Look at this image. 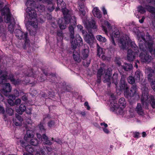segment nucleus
Returning <instances> with one entry per match:
<instances>
[{
	"label": "nucleus",
	"mask_w": 155,
	"mask_h": 155,
	"mask_svg": "<svg viewBox=\"0 0 155 155\" xmlns=\"http://www.w3.org/2000/svg\"><path fill=\"white\" fill-rule=\"evenodd\" d=\"M133 136L136 138H138L140 137V134L138 132H135L133 134Z\"/></svg>",
	"instance_id": "nucleus-56"
},
{
	"label": "nucleus",
	"mask_w": 155,
	"mask_h": 155,
	"mask_svg": "<svg viewBox=\"0 0 155 155\" xmlns=\"http://www.w3.org/2000/svg\"><path fill=\"white\" fill-rule=\"evenodd\" d=\"M68 28L70 33V38L74 39V28L72 25H71L69 26Z\"/></svg>",
	"instance_id": "nucleus-33"
},
{
	"label": "nucleus",
	"mask_w": 155,
	"mask_h": 155,
	"mask_svg": "<svg viewBox=\"0 0 155 155\" xmlns=\"http://www.w3.org/2000/svg\"><path fill=\"white\" fill-rule=\"evenodd\" d=\"M18 120H15V121L13 120L14 123L17 126H20L21 125V122L19 121H18Z\"/></svg>",
	"instance_id": "nucleus-55"
},
{
	"label": "nucleus",
	"mask_w": 155,
	"mask_h": 155,
	"mask_svg": "<svg viewBox=\"0 0 155 155\" xmlns=\"http://www.w3.org/2000/svg\"><path fill=\"white\" fill-rule=\"evenodd\" d=\"M97 55L98 56H100L103 53V49L99 47L98 44H97Z\"/></svg>",
	"instance_id": "nucleus-43"
},
{
	"label": "nucleus",
	"mask_w": 155,
	"mask_h": 155,
	"mask_svg": "<svg viewBox=\"0 0 155 155\" xmlns=\"http://www.w3.org/2000/svg\"><path fill=\"white\" fill-rule=\"evenodd\" d=\"M22 100L24 101H26L27 100V98L26 96L25 95L22 96L21 97Z\"/></svg>",
	"instance_id": "nucleus-64"
},
{
	"label": "nucleus",
	"mask_w": 155,
	"mask_h": 155,
	"mask_svg": "<svg viewBox=\"0 0 155 155\" xmlns=\"http://www.w3.org/2000/svg\"><path fill=\"white\" fill-rule=\"evenodd\" d=\"M57 4L58 8H59V7H60L62 4L64 5L65 4L62 0H57Z\"/></svg>",
	"instance_id": "nucleus-50"
},
{
	"label": "nucleus",
	"mask_w": 155,
	"mask_h": 155,
	"mask_svg": "<svg viewBox=\"0 0 155 155\" xmlns=\"http://www.w3.org/2000/svg\"><path fill=\"white\" fill-rule=\"evenodd\" d=\"M17 119L16 120L21 122L23 120V119L21 117V116L18 114H17L15 115Z\"/></svg>",
	"instance_id": "nucleus-51"
},
{
	"label": "nucleus",
	"mask_w": 155,
	"mask_h": 155,
	"mask_svg": "<svg viewBox=\"0 0 155 155\" xmlns=\"http://www.w3.org/2000/svg\"><path fill=\"white\" fill-rule=\"evenodd\" d=\"M34 136L33 132L31 130H28L27 131L26 134L25 135L24 139L26 142H29L30 140L33 138Z\"/></svg>",
	"instance_id": "nucleus-15"
},
{
	"label": "nucleus",
	"mask_w": 155,
	"mask_h": 155,
	"mask_svg": "<svg viewBox=\"0 0 155 155\" xmlns=\"http://www.w3.org/2000/svg\"><path fill=\"white\" fill-rule=\"evenodd\" d=\"M142 76V74L140 70H137L135 72L134 78L136 81H138L140 80V77Z\"/></svg>",
	"instance_id": "nucleus-28"
},
{
	"label": "nucleus",
	"mask_w": 155,
	"mask_h": 155,
	"mask_svg": "<svg viewBox=\"0 0 155 155\" xmlns=\"http://www.w3.org/2000/svg\"><path fill=\"white\" fill-rule=\"evenodd\" d=\"M111 74L110 71L109 70V69H108L107 70L104 75L103 81L104 83L110 82Z\"/></svg>",
	"instance_id": "nucleus-17"
},
{
	"label": "nucleus",
	"mask_w": 155,
	"mask_h": 155,
	"mask_svg": "<svg viewBox=\"0 0 155 155\" xmlns=\"http://www.w3.org/2000/svg\"><path fill=\"white\" fill-rule=\"evenodd\" d=\"M12 90V87L9 83H7L4 84V86L3 88L1 90V91L5 96L8 95V93L11 91Z\"/></svg>",
	"instance_id": "nucleus-12"
},
{
	"label": "nucleus",
	"mask_w": 155,
	"mask_h": 155,
	"mask_svg": "<svg viewBox=\"0 0 155 155\" xmlns=\"http://www.w3.org/2000/svg\"><path fill=\"white\" fill-rule=\"evenodd\" d=\"M105 72V69L101 68L98 70L97 74V82L98 83H100L101 82V76L102 75H103V73Z\"/></svg>",
	"instance_id": "nucleus-19"
},
{
	"label": "nucleus",
	"mask_w": 155,
	"mask_h": 155,
	"mask_svg": "<svg viewBox=\"0 0 155 155\" xmlns=\"http://www.w3.org/2000/svg\"><path fill=\"white\" fill-rule=\"evenodd\" d=\"M8 103L11 106H13L14 105V102L13 100L10 99L8 100Z\"/></svg>",
	"instance_id": "nucleus-59"
},
{
	"label": "nucleus",
	"mask_w": 155,
	"mask_h": 155,
	"mask_svg": "<svg viewBox=\"0 0 155 155\" xmlns=\"http://www.w3.org/2000/svg\"><path fill=\"white\" fill-rule=\"evenodd\" d=\"M42 138L44 140V141L48 139V137L46 135V132H43V134H42Z\"/></svg>",
	"instance_id": "nucleus-54"
},
{
	"label": "nucleus",
	"mask_w": 155,
	"mask_h": 155,
	"mask_svg": "<svg viewBox=\"0 0 155 155\" xmlns=\"http://www.w3.org/2000/svg\"><path fill=\"white\" fill-rule=\"evenodd\" d=\"M35 8L40 12L44 11L45 9V6L43 5H39L37 7L35 6Z\"/></svg>",
	"instance_id": "nucleus-42"
},
{
	"label": "nucleus",
	"mask_w": 155,
	"mask_h": 155,
	"mask_svg": "<svg viewBox=\"0 0 155 155\" xmlns=\"http://www.w3.org/2000/svg\"><path fill=\"white\" fill-rule=\"evenodd\" d=\"M127 80L128 82L130 84H133L135 82L134 78L132 76H129Z\"/></svg>",
	"instance_id": "nucleus-40"
},
{
	"label": "nucleus",
	"mask_w": 155,
	"mask_h": 155,
	"mask_svg": "<svg viewBox=\"0 0 155 155\" xmlns=\"http://www.w3.org/2000/svg\"><path fill=\"white\" fill-rule=\"evenodd\" d=\"M43 143L45 144L48 145H51L52 144V143L48 139L45 140L43 142Z\"/></svg>",
	"instance_id": "nucleus-49"
},
{
	"label": "nucleus",
	"mask_w": 155,
	"mask_h": 155,
	"mask_svg": "<svg viewBox=\"0 0 155 155\" xmlns=\"http://www.w3.org/2000/svg\"><path fill=\"white\" fill-rule=\"evenodd\" d=\"M6 111L9 114V115L12 116L13 114V110L11 108H7Z\"/></svg>",
	"instance_id": "nucleus-44"
},
{
	"label": "nucleus",
	"mask_w": 155,
	"mask_h": 155,
	"mask_svg": "<svg viewBox=\"0 0 155 155\" xmlns=\"http://www.w3.org/2000/svg\"><path fill=\"white\" fill-rule=\"evenodd\" d=\"M40 129V130L42 132H45V130L44 128L43 124L41 123L38 125Z\"/></svg>",
	"instance_id": "nucleus-46"
},
{
	"label": "nucleus",
	"mask_w": 155,
	"mask_h": 155,
	"mask_svg": "<svg viewBox=\"0 0 155 155\" xmlns=\"http://www.w3.org/2000/svg\"><path fill=\"white\" fill-rule=\"evenodd\" d=\"M138 40L139 47L140 49L144 50L148 49L150 52L155 56V48L153 50V41L148 33L147 34L146 39L142 35L139 37Z\"/></svg>",
	"instance_id": "nucleus-2"
},
{
	"label": "nucleus",
	"mask_w": 155,
	"mask_h": 155,
	"mask_svg": "<svg viewBox=\"0 0 155 155\" xmlns=\"http://www.w3.org/2000/svg\"><path fill=\"white\" fill-rule=\"evenodd\" d=\"M124 93V96L127 98L135 99L139 97L138 89L135 85H133L130 90H127L125 91Z\"/></svg>",
	"instance_id": "nucleus-5"
},
{
	"label": "nucleus",
	"mask_w": 155,
	"mask_h": 155,
	"mask_svg": "<svg viewBox=\"0 0 155 155\" xmlns=\"http://www.w3.org/2000/svg\"><path fill=\"white\" fill-rule=\"evenodd\" d=\"M14 92V95L16 97H17L19 96V92L16 90H15Z\"/></svg>",
	"instance_id": "nucleus-61"
},
{
	"label": "nucleus",
	"mask_w": 155,
	"mask_h": 155,
	"mask_svg": "<svg viewBox=\"0 0 155 155\" xmlns=\"http://www.w3.org/2000/svg\"><path fill=\"white\" fill-rule=\"evenodd\" d=\"M8 29L11 33H12L14 31L13 26L12 25H10L8 26Z\"/></svg>",
	"instance_id": "nucleus-57"
},
{
	"label": "nucleus",
	"mask_w": 155,
	"mask_h": 155,
	"mask_svg": "<svg viewBox=\"0 0 155 155\" xmlns=\"http://www.w3.org/2000/svg\"><path fill=\"white\" fill-rule=\"evenodd\" d=\"M85 106L87 107V109L89 110L90 109V107L89 106L88 103L87 102H85L84 104Z\"/></svg>",
	"instance_id": "nucleus-62"
},
{
	"label": "nucleus",
	"mask_w": 155,
	"mask_h": 155,
	"mask_svg": "<svg viewBox=\"0 0 155 155\" xmlns=\"http://www.w3.org/2000/svg\"><path fill=\"white\" fill-rule=\"evenodd\" d=\"M121 67L125 71H129L133 68V66L131 64L124 63V65L121 66Z\"/></svg>",
	"instance_id": "nucleus-25"
},
{
	"label": "nucleus",
	"mask_w": 155,
	"mask_h": 155,
	"mask_svg": "<svg viewBox=\"0 0 155 155\" xmlns=\"http://www.w3.org/2000/svg\"><path fill=\"white\" fill-rule=\"evenodd\" d=\"M151 84L152 88L155 91V78L154 81H151Z\"/></svg>",
	"instance_id": "nucleus-58"
},
{
	"label": "nucleus",
	"mask_w": 155,
	"mask_h": 155,
	"mask_svg": "<svg viewBox=\"0 0 155 155\" xmlns=\"http://www.w3.org/2000/svg\"><path fill=\"white\" fill-rule=\"evenodd\" d=\"M113 82L116 85L117 84V81L118 79V75L117 74L114 73L113 74L112 77Z\"/></svg>",
	"instance_id": "nucleus-32"
},
{
	"label": "nucleus",
	"mask_w": 155,
	"mask_h": 155,
	"mask_svg": "<svg viewBox=\"0 0 155 155\" xmlns=\"http://www.w3.org/2000/svg\"><path fill=\"white\" fill-rule=\"evenodd\" d=\"M89 50L86 49H84L82 52V58L84 59H85L88 56Z\"/></svg>",
	"instance_id": "nucleus-30"
},
{
	"label": "nucleus",
	"mask_w": 155,
	"mask_h": 155,
	"mask_svg": "<svg viewBox=\"0 0 155 155\" xmlns=\"http://www.w3.org/2000/svg\"><path fill=\"white\" fill-rule=\"evenodd\" d=\"M145 7L147 11L152 13L155 14V7L149 5H146Z\"/></svg>",
	"instance_id": "nucleus-29"
},
{
	"label": "nucleus",
	"mask_w": 155,
	"mask_h": 155,
	"mask_svg": "<svg viewBox=\"0 0 155 155\" xmlns=\"http://www.w3.org/2000/svg\"><path fill=\"white\" fill-rule=\"evenodd\" d=\"M120 59L119 58H116L115 59L116 64H117L118 66H120L121 64V63L120 61Z\"/></svg>",
	"instance_id": "nucleus-48"
},
{
	"label": "nucleus",
	"mask_w": 155,
	"mask_h": 155,
	"mask_svg": "<svg viewBox=\"0 0 155 155\" xmlns=\"http://www.w3.org/2000/svg\"><path fill=\"white\" fill-rule=\"evenodd\" d=\"M150 99L151 100L150 104L152 107L153 108H155V98H154L153 96L151 95L150 96Z\"/></svg>",
	"instance_id": "nucleus-39"
},
{
	"label": "nucleus",
	"mask_w": 155,
	"mask_h": 155,
	"mask_svg": "<svg viewBox=\"0 0 155 155\" xmlns=\"http://www.w3.org/2000/svg\"><path fill=\"white\" fill-rule=\"evenodd\" d=\"M104 131L106 134H108L109 132V130L106 128L102 127Z\"/></svg>",
	"instance_id": "nucleus-63"
},
{
	"label": "nucleus",
	"mask_w": 155,
	"mask_h": 155,
	"mask_svg": "<svg viewBox=\"0 0 155 155\" xmlns=\"http://www.w3.org/2000/svg\"><path fill=\"white\" fill-rule=\"evenodd\" d=\"M47 2L48 4L50 5L49 7H48V9L50 12H51L54 9V5L52 3V0H48Z\"/></svg>",
	"instance_id": "nucleus-31"
},
{
	"label": "nucleus",
	"mask_w": 155,
	"mask_h": 155,
	"mask_svg": "<svg viewBox=\"0 0 155 155\" xmlns=\"http://www.w3.org/2000/svg\"><path fill=\"white\" fill-rule=\"evenodd\" d=\"M136 110L137 114L143 116L144 114V110L140 104H138L136 108Z\"/></svg>",
	"instance_id": "nucleus-22"
},
{
	"label": "nucleus",
	"mask_w": 155,
	"mask_h": 155,
	"mask_svg": "<svg viewBox=\"0 0 155 155\" xmlns=\"http://www.w3.org/2000/svg\"><path fill=\"white\" fill-rule=\"evenodd\" d=\"M87 28L88 29L91 28L95 29L97 28V26L95 25V22L93 20H92L88 22V23L87 24Z\"/></svg>",
	"instance_id": "nucleus-27"
},
{
	"label": "nucleus",
	"mask_w": 155,
	"mask_h": 155,
	"mask_svg": "<svg viewBox=\"0 0 155 155\" xmlns=\"http://www.w3.org/2000/svg\"><path fill=\"white\" fill-rule=\"evenodd\" d=\"M78 3V5H79L78 8L80 11L83 15H85V11L84 10L86 9V7H85L83 2H81L79 1Z\"/></svg>",
	"instance_id": "nucleus-21"
},
{
	"label": "nucleus",
	"mask_w": 155,
	"mask_h": 155,
	"mask_svg": "<svg viewBox=\"0 0 155 155\" xmlns=\"http://www.w3.org/2000/svg\"><path fill=\"white\" fill-rule=\"evenodd\" d=\"M145 72L146 74H148L147 77L148 79L153 80L154 73L153 70L150 67H148L145 69Z\"/></svg>",
	"instance_id": "nucleus-16"
},
{
	"label": "nucleus",
	"mask_w": 155,
	"mask_h": 155,
	"mask_svg": "<svg viewBox=\"0 0 155 155\" xmlns=\"http://www.w3.org/2000/svg\"><path fill=\"white\" fill-rule=\"evenodd\" d=\"M110 39L111 43L110 44V48H114L116 45L115 42L114 38L118 42V45L120 48L123 49H126L128 48V45L130 46L131 48L136 51L137 47L134 42L128 41L129 38L127 35H124L122 33H120L118 30L116 29L112 34Z\"/></svg>",
	"instance_id": "nucleus-1"
},
{
	"label": "nucleus",
	"mask_w": 155,
	"mask_h": 155,
	"mask_svg": "<svg viewBox=\"0 0 155 155\" xmlns=\"http://www.w3.org/2000/svg\"><path fill=\"white\" fill-rule=\"evenodd\" d=\"M2 14L3 15H8L10 14L9 12V8L7 7H5L2 11Z\"/></svg>",
	"instance_id": "nucleus-35"
},
{
	"label": "nucleus",
	"mask_w": 155,
	"mask_h": 155,
	"mask_svg": "<svg viewBox=\"0 0 155 155\" xmlns=\"http://www.w3.org/2000/svg\"><path fill=\"white\" fill-rule=\"evenodd\" d=\"M20 142L21 145L23 147H25L26 150L29 153H31L34 151V149L31 146L29 145H26V143L22 140H21Z\"/></svg>",
	"instance_id": "nucleus-18"
},
{
	"label": "nucleus",
	"mask_w": 155,
	"mask_h": 155,
	"mask_svg": "<svg viewBox=\"0 0 155 155\" xmlns=\"http://www.w3.org/2000/svg\"><path fill=\"white\" fill-rule=\"evenodd\" d=\"M126 77L125 75H122L121 76L120 84V87L121 90L126 91L128 89L129 87L125 81Z\"/></svg>",
	"instance_id": "nucleus-11"
},
{
	"label": "nucleus",
	"mask_w": 155,
	"mask_h": 155,
	"mask_svg": "<svg viewBox=\"0 0 155 155\" xmlns=\"http://www.w3.org/2000/svg\"><path fill=\"white\" fill-rule=\"evenodd\" d=\"M84 40L87 43L91 45L94 42L95 39L93 35L91 33H90L86 35Z\"/></svg>",
	"instance_id": "nucleus-14"
},
{
	"label": "nucleus",
	"mask_w": 155,
	"mask_h": 155,
	"mask_svg": "<svg viewBox=\"0 0 155 155\" xmlns=\"http://www.w3.org/2000/svg\"><path fill=\"white\" fill-rule=\"evenodd\" d=\"M140 49L142 51L139 55L141 61L143 62H150L151 60V57L148 54V49L144 50L140 49Z\"/></svg>",
	"instance_id": "nucleus-8"
},
{
	"label": "nucleus",
	"mask_w": 155,
	"mask_h": 155,
	"mask_svg": "<svg viewBox=\"0 0 155 155\" xmlns=\"http://www.w3.org/2000/svg\"><path fill=\"white\" fill-rule=\"evenodd\" d=\"M147 2L150 3L152 5L155 6V0H146Z\"/></svg>",
	"instance_id": "nucleus-52"
},
{
	"label": "nucleus",
	"mask_w": 155,
	"mask_h": 155,
	"mask_svg": "<svg viewBox=\"0 0 155 155\" xmlns=\"http://www.w3.org/2000/svg\"><path fill=\"white\" fill-rule=\"evenodd\" d=\"M8 79L9 80L12 84L15 85L18 84L20 83V81L19 80L15 79L12 74H10L8 76L7 72H5V73H3V74L0 77V84H5Z\"/></svg>",
	"instance_id": "nucleus-6"
},
{
	"label": "nucleus",
	"mask_w": 155,
	"mask_h": 155,
	"mask_svg": "<svg viewBox=\"0 0 155 155\" xmlns=\"http://www.w3.org/2000/svg\"><path fill=\"white\" fill-rule=\"evenodd\" d=\"M62 12L64 15V19H60L58 21L59 26L61 29H64L66 27V25L70 22V17L69 16V11L66 8L62 9Z\"/></svg>",
	"instance_id": "nucleus-3"
},
{
	"label": "nucleus",
	"mask_w": 155,
	"mask_h": 155,
	"mask_svg": "<svg viewBox=\"0 0 155 155\" xmlns=\"http://www.w3.org/2000/svg\"><path fill=\"white\" fill-rule=\"evenodd\" d=\"M35 3V2L33 0H28L27 1L26 5L27 6H31L34 7Z\"/></svg>",
	"instance_id": "nucleus-38"
},
{
	"label": "nucleus",
	"mask_w": 155,
	"mask_h": 155,
	"mask_svg": "<svg viewBox=\"0 0 155 155\" xmlns=\"http://www.w3.org/2000/svg\"><path fill=\"white\" fill-rule=\"evenodd\" d=\"M93 14L97 18H100L101 17V15L99 9L97 7L94 8L93 10Z\"/></svg>",
	"instance_id": "nucleus-23"
},
{
	"label": "nucleus",
	"mask_w": 155,
	"mask_h": 155,
	"mask_svg": "<svg viewBox=\"0 0 155 155\" xmlns=\"http://www.w3.org/2000/svg\"><path fill=\"white\" fill-rule=\"evenodd\" d=\"M33 146H35L37 145L39 143V142L36 138H33L30 140L29 142Z\"/></svg>",
	"instance_id": "nucleus-34"
},
{
	"label": "nucleus",
	"mask_w": 155,
	"mask_h": 155,
	"mask_svg": "<svg viewBox=\"0 0 155 155\" xmlns=\"http://www.w3.org/2000/svg\"><path fill=\"white\" fill-rule=\"evenodd\" d=\"M6 15V19H5V21L7 23L10 22V20L11 18V14Z\"/></svg>",
	"instance_id": "nucleus-45"
},
{
	"label": "nucleus",
	"mask_w": 155,
	"mask_h": 155,
	"mask_svg": "<svg viewBox=\"0 0 155 155\" xmlns=\"http://www.w3.org/2000/svg\"><path fill=\"white\" fill-rule=\"evenodd\" d=\"M73 56L75 61L78 63H79L81 61V60L80 58L79 52L74 51L73 52Z\"/></svg>",
	"instance_id": "nucleus-24"
},
{
	"label": "nucleus",
	"mask_w": 155,
	"mask_h": 155,
	"mask_svg": "<svg viewBox=\"0 0 155 155\" xmlns=\"http://www.w3.org/2000/svg\"><path fill=\"white\" fill-rule=\"evenodd\" d=\"M97 39L100 42H104L107 41V39L104 37H102L101 35H98L96 36Z\"/></svg>",
	"instance_id": "nucleus-37"
},
{
	"label": "nucleus",
	"mask_w": 155,
	"mask_h": 155,
	"mask_svg": "<svg viewBox=\"0 0 155 155\" xmlns=\"http://www.w3.org/2000/svg\"><path fill=\"white\" fill-rule=\"evenodd\" d=\"M21 102V100L19 98H18L14 102V105L15 104L16 105H18L20 104Z\"/></svg>",
	"instance_id": "nucleus-53"
},
{
	"label": "nucleus",
	"mask_w": 155,
	"mask_h": 155,
	"mask_svg": "<svg viewBox=\"0 0 155 155\" xmlns=\"http://www.w3.org/2000/svg\"><path fill=\"white\" fill-rule=\"evenodd\" d=\"M142 94L141 97V101L143 103L144 102H149L148 99L150 98L148 94V89L146 87H143L142 89Z\"/></svg>",
	"instance_id": "nucleus-10"
},
{
	"label": "nucleus",
	"mask_w": 155,
	"mask_h": 155,
	"mask_svg": "<svg viewBox=\"0 0 155 155\" xmlns=\"http://www.w3.org/2000/svg\"><path fill=\"white\" fill-rule=\"evenodd\" d=\"M119 104L120 106H124L126 104V102L125 99L123 97L120 98L119 100Z\"/></svg>",
	"instance_id": "nucleus-36"
},
{
	"label": "nucleus",
	"mask_w": 155,
	"mask_h": 155,
	"mask_svg": "<svg viewBox=\"0 0 155 155\" xmlns=\"http://www.w3.org/2000/svg\"><path fill=\"white\" fill-rule=\"evenodd\" d=\"M111 105L114 108L115 110H116L120 114H122L123 113V110L120 107H119L117 104H116L115 101H114L113 102H111Z\"/></svg>",
	"instance_id": "nucleus-20"
},
{
	"label": "nucleus",
	"mask_w": 155,
	"mask_h": 155,
	"mask_svg": "<svg viewBox=\"0 0 155 155\" xmlns=\"http://www.w3.org/2000/svg\"><path fill=\"white\" fill-rule=\"evenodd\" d=\"M26 107L23 104H21L19 108L16 109V111L20 114H22L23 112H24L26 109Z\"/></svg>",
	"instance_id": "nucleus-26"
},
{
	"label": "nucleus",
	"mask_w": 155,
	"mask_h": 155,
	"mask_svg": "<svg viewBox=\"0 0 155 155\" xmlns=\"http://www.w3.org/2000/svg\"><path fill=\"white\" fill-rule=\"evenodd\" d=\"M55 124V122L53 120H51L48 123V126L50 127H51L54 126Z\"/></svg>",
	"instance_id": "nucleus-47"
},
{
	"label": "nucleus",
	"mask_w": 155,
	"mask_h": 155,
	"mask_svg": "<svg viewBox=\"0 0 155 155\" xmlns=\"http://www.w3.org/2000/svg\"><path fill=\"white\" fill-rule=\"evenodd\" d=\"M26 12L29 15L31 25L35 28H37L38 22L36 19L37 15L36 11L31 8L28 7L26 8Z\"/></svg>",
	"instance_id": "nucleus-4"
},
{
	"label": "nucleus",
	"mask_w": 155,
	"mask_h": 155,
	"mask_svg": "<svg viewBox=\"0 0 155 155\" xmlns=\"http://www.w3.org/2000/svg\"><path fill=\"white\" fill-rule=\"evenodd\" d=\"M16 97L14 95H9V99L12 100H14Z\"/></svg>",
	"instance_id": "nucleus-60"
},
{
	"label": "nucleus",
	"mask_w": 155,
	"mask_h": 155,
	"mask_svg": "<svg viewBox=\"0 0 155 155\" xmlns=\"http://www.w3.org/2000/svg\"><path fill=\"white\" fill-rule=\"evenodd\" d=\"M137 52L136 51H133L131 49H129L127 51V59L130 61H133L135 58L136 54Z\"/></svg>",
	"instance_id": "nucleus-13"
},
{
	"label": "nucleus",
	"mask_w": 155,
	"mask_h": 155,
	"mask_svg": "<svg viewBox=\"0 0 155 155\" xmlns=\"http://www.w3.org/2000/svg\"><path fill=\"white\" fill-rule=\"evenodd\" d=\"M138 10L139 12L142 14H143L146 12L145 8L141 6L138 7Z\"/></svg>",
	"instance_id": "nucleus-41"
},
{
	"label": "nucleus",
	"mask_w": 155,
	"mask_h": 155,
	"mask_svg": "<svg viewBox=\"0 0 155 155\" xmlns=\"http://www.w3.org/2000/svg\"><path fill=\"white\" fill-rule=\"evenodd\" d=\"M15 36L18 38L21 39H23L24 40L25 42V46L24 48H25V47L28 46L29 41L27 39V33H24L22 31L20 30H16L15 31Z\"/></svg>",
	"instance_id": "nucleus-7"
},
{
	"label": "nucleus",
	"mask_w": 155,
	"mask_h": 155,
	"mask_svg": "<svg viewBox=\"0 0 155 155\" xmlns=\"http://www.w3.org/2000/svg\"><path fill=\"white\" fill-rule=\"evenodd\" d=\"M71 40L72 47L73 48H76L77 45L81 46L83 45L82 39L79 35H76L75 40L74 37V39L71 38Z\"/></svg>",
	"instance_id": "nucleus-9"
}]
</instances>
